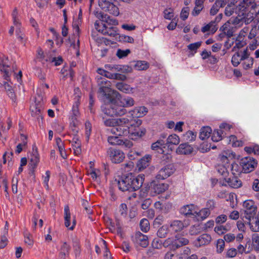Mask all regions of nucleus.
<instances>
[{
    "mask_svg": "<svg viewBox=\"0 0 259 259\" xmlns=\"http://www.w3.org/2000/svg\"><path fill=\"white\" fill-rule=\"evenodd\" d=\"M140 227L141 230L144 232H147L150 229V224L148 220L143 219L140 221Z\"/></svg>",
    "mask_w": 259,
    "mask_h": 259,
    "instance_id": "864d4df0",
    "label": "nucleus"
},
{
    "mask_svg": "<svg viewBox=\"0 0 259 259\" xmlns=\"http://www.w3.org/2000/svg\"><path fill=\"white\" fill-rule=\"evenodd\" d=\"M108 154L111 161L114 163H120L125 158V154L120 150L114 148H110L108 150Z\"/></svg>",
    "mask_w": 259,
    "mask_h": 259,
    "instance_id": "4468645a",
    "label": "nucleus"
},
{
    "mask_svg": "<svg viewBox=\"0 0 259 259\" xmlns=\"http://www.w3.org/2000/svg\"><path fill=\"white\" fill-rule=\"evenodd\" d=\"M74 104L75 105H79L81 98V92L79 88H75L74 90Z\"/></svg>",
    "mask_w": 259,
    "mask_h": 259,
    "instance_id": "6e6d98bb",
    "label": "nucleus"
},
{
    "mask_svg": "<svg viewBox=\"0 0 259 259\" xmlns=\"http://www.w3.org/2000/svg\"><path fill=\"white\" fill-rule=\"evenodd\" d=\"M237 29V28L234 25H232V24L230 23L229 21L226 23L221 28V29H222L225 34H226L228 37H232Z\"/></svg>",
    "mask_w": 259,
    "mask_h": 259,
    "instance_id": "bb28decb",
    "label": "nucleus"
},
{
    "mask_svg": "<svg viewBox=\"0 0 259 259\" xmlns=\"http://www.w3.org/2000/svg\"><path fill=\"white\" fill-rule=\"evenodd\" d=\"M243 206L244 208L245 217L249 221L250 228L253 232L259 231V219L256 217L257 206L254 201L249 199L243 202Z\"/></svg>",
    "mask_w": 259,
    "mask_h": 259,
    "instance_id": "39448f33",
    "label": "nucleus"
},
{
    "mask_svg": "<svg viewBox=\"0 0 259 259\" xmlns=\"http://www.w3.org/2000/svg\"><path fill=\"white\" fill-rule=\"evenodd\" d=\"M197 136V133L191 131L187 132L182 136V139L183 141L191 142L194 141Z\"/></svg>",
    "mask_w": 259,
    "mask_h": 259,
    "instance_id": "a19ab883",
    "label": "nucleus"
},
{
    "mask_svg": "<svg viewBox=\"0 0 259 259\" xmlns=\"http://www.w3.org/2000/svg\"><path fill=\"white\" fill-rule=\"evenodd\" d=\"M252 246L256 251L259 250V235L257 233L252 235Z\"/></svg>",
    "mask_w": 259,
    "mask_h": 259,
    "instance_id": "bf43d9fd",
    "label": "nucleus"
},
{
    "mask_svg": "<svg viewBox=\"0 0 259 259\" xmlns=\"http://www.w3.org/2000/svg\"><path fill=\"white\" fill-rule=\"evenodd\" d=\"M104 124L107 126H112L111 133L118 136H125L130 135L132 139H136L145 135V129H135V131L130 128V125H133L132 120L127 117L118 118H108L104 119Z\"/></svg>",
    "mask_w": 259,
    "mask_h": 259,
    "instance_id": "f257e3e1",
    "label": "nucleus"
},
{
    "mask_svg": "<svg viewBox=\"0 0 259 259\" xmlns=\"http://www.w3.org/2000/svg\"><path fill=\"white\" fill-rule=\"evenodd\" d=\"M98 85L99 87L98 92L103 97L107 99H110L111 96L118 97V93L115 90H112L111 87V82L105 78L97 76L96 77Z\"/></svg>",
    "mask_w": 259,
    "mask_h": 259,
    "instance_id": "6e6552de",
    "label": "nucleus"
},
{
    "mask_svg": "<svg viewBox=\"0 0 259 259\" xmlns=\"http://www.w3.org/2000/svg\"><path fill=\"white\" fill-rule=\"evenodd\" d=\"M29 159H30V164L32 168L36 167L39 161V157L37 151L36 149L34 150V148H33L32 153L30 154L29 157Z\"/></svg>",
    "mask_w": 259,
    "mask_h": 259,
    "instance_id": "f704fd0d",
    "label": "nucleus"
},
{
    "mask_svg": "<svg viewBox=\"0 0 259 259\" xmlns=\"http://www.w3.org/2000/svg\"><path fill=\"white\" fill-rule=\"evenodd\" d=\"M204 230V226L203 224H199L191 226L189 233L191 235H196Z\"/></svg>",
    "mask_w": 259,
    "mask_h": 259,
    "instance_id": "e433bc0d",
    "label": "nucleus"
},
{
    "mask_svg": "<svg viewBox=\"0 0 259 259\" xmlns=\"http://www.w3.org/2000/svg\"><path fill=\"white\" fill-rule=\"evenodd\" d=\"M164 144V142L162 140L157 141L156 142L153 143L151 145V149L153 150H157L158 152L159 151H162L161 147Z\"/></svg>",
    "mask_w": 259,
    "mask_h": 259,
    "instance_id": "13d9d810",
    "label": "nucleus"
},
{
    "mask_svg": "<svg viewBox=\"0 0 259 259\" xmlns=\"http://www.w3.org/2000/svg\"><path fill=\"white\" fill-rule=\"evenodd\" d=\"M88 174L90 176L94 181H98L101 175V171L99 169H89Z\"/></svg>",
    "mask_w": 259,
    "mask_h": 259,
    "instance_id": "49530a36",
    "label": "nucleus"
},
{
    "mask_svg": "<svg viewBox=\"0 0 259 259\" xmlns=\"http://www.w3.org/2000/svg\"><path fill=\"white\" fill-rule=\"evenodd\" d=\"M175 170V168L172 164H168L160 169L156 178L160 180L165 179L172 175Z\"/></svg>",
    "mask_w": 259,
    "mask_h": 259,
    "instance_id": "6ab92c4d",
    "label": "nucleus"
},
{
    "mask_svg": "<svg viewBox=\"0 0 259 259\" xmlns=\"http://www.w3.org/2000/svg\"><path fill=\"white\" fill-rule=\"evenodd\" d=\"M242 61V66L245 69H247L252 67L253 63V59L252 57H249V54L248 51L247 56L245 59H243Z\"/></svg>",
    "mask_w": 259,
    "mask_h": 259,
    "instance_id": "8fccbe9b",
    "label": "nucleus"
},
{
    "mask_svg": "<svg viewBox=\"0 0 259 259\" xmlns=\"http://www.w3.org/2000/svg\"><path fill=\"white\" fill-rule=\"evenodd\" d=\"M219 3H223V0H217L216 2L213 5L210 10V14L211 15H215L219 11V8L221 7V4Z\"/></svg>",
    "mask_w": 259,
    "mask_h": 259,
    "instance_id": "5fc2aeb1",
    "label": "nucleus"
},
{
    "mask_svg": "<svg viewBox=\"0 0 259 259\" xmlns=\"http://www.w3.org/2000/svg\"><path fill=\"white\" fill-rule=\"evenodd\" d=\"M133 0H99L98 6L104 12L114 16H118L120 13L119 8L113 2H121L129 3Z\"/></svg>",
    "mask_w": 259,
    "mask_h": 259,
    "instance_id": "9b49d317",
    "label": "nucleus"
},
{
    "mask_svg": "<svg viewBox=\"0 0 259 259\" xmlns=\"http://www.w3.org/2000/svg\"><path fill=\"white\" fill-rule=\"evenodd\" d=\"M102 25L100 26V22L96 21L95 23L96 29L104 35H107L111 37H115L118 35V29L115 26H108L105 24L101 23Z\"/></svg>",
    "mask_w": 259,
    "mask_h": 259,
    "instance_id": "f8f14e48",
    "label": "nucleus"
},
{
    "mask_svg": "<svg viewBox=\"0 0 259 259\" xmlns=\"http://www.w3.org/2000/svg\"><path fill=\"white\" fill-rule=\"evenodd\" d=\"M211 240V237L208 234H203L198 237L195 242V245L201 246L208 244Z\"/></svg>",
    "mask_w": 259,
    "mask_h": 259,
    "instance_id": "a878e982",
    "label": "nucleus"
},
{
    "mask_svg": "<svg viewBox=\"0 0 259 259\" xmlns=\"http://www.w3.org/2000/svg\"><path fill=\"white\" fill-rule=\"evenodd\" d=\"M134 242L142 247H146L149 244L148 238L147 236L143 234L140 232H137L133 237Z\"/></svg>",
    "mask_w": 259,
    "mask_h": 259,
    "instance_id": "412c9836",
    "label": "nucleus"
},
{
    "mask_svg": "<svg viewBox=\"0 0 259 259\" xmlns=\"http://www.w3.org/2000/svg\"><path fill=\"white\" fill-rule=\"evenodd\" d=\"M148 112V109L144 106L137 107L133 110L130 111L128 115L125 117H127L132 120L133 125H130V128L135 131V129H144V128H139V127L142 124V120L138 119L140 117L145 115ZM146 130V129L145 128Z\"/></svg>",
    "mask_w": 259,
    "mask_h": 259,
    "instance_id": "0eeeda50",
    "label": "nucleus"
},
{
    "mask_svg": "<svg viewBox=\"0 0 259 259\" xmlns=\"http://www.w3.org/2000/svg\"><path fill=\"white\" fill-rule=\"evenodd\" d=\"M224 180L232 188H237L241 186V182L237 178V176H233L232 178L228 177Z\"/></svg>",
    "mask_w": 259,
    "mask_h": 259,
    "instance_id": "2f4dec72",
    "label": "nucleus"
},
{
    "mask_svg": "<svg viewBox=\"0 0 259 259\" xmlns=\"http://www.w3.org/2000/svg\"><path fill=\"white\" fill-rule=\"evenodd\" d=\"M145 179L144 175H139L137 177L132 175L122 177L118 180V186L122 191H136L143 185Z\"/></svg>",
    "mask_w": 259,
    "mask_h": 259,
    "instance_id": "20e7f679",
    "label": "nucleus"
},
{
    "mask_svg": "<svg viewBox=\"0 0 259 259\" xmlns=\"http://www.w3.org/2000/svg\"><path fill=\"white\" fill-rule=\"evenodd\" d=\"M244 151L248 154L253 153L254 155L259 154V146L256 145H251L246 146L244 148Z\"/></svg>",
    "mask_w": 259,
    "mask_h": 259,
    "instance_id": "3c124183",
    "label": "nucleus"
},
{
    "mask_svg": "<svg viewBox=\"0 0 259 259\" xmlns=\"http://www.w3.org/2000/svg\"><path fill=\"white\" fill-rule=\"evenodd\" d=\"M229 169L231 170L232 175L235 177L239 176L242 172H243L241 165H239L236 163H233L231 166L229 165Z\"/></svg>",
    "mask_w": 259,
    "mask_h": 259,
    "instance_id": "58836bf2",
    "label": "nucleus"
},
{
    "mask_svg": "<svg viewBox=\"0 0 259 259\" xmlns=\"http://www.w3.org/2000/svg\"><path fill=\"white\" fill-rule=\"evenodd\" d=\"M169 230V226L167 225H163L157 231V236L160 238H164L168 234Z\"/></svg>",
    "mask_w": 259,
    "mask_h": 259,
    "instance_id": "09e8293b",
    "label": "nucleus"
},
{
    "mask_svg": "<svg viewBox=\"0 0 259 259\" xmlns=\"http://www.w3.org/2000/svg\"><path fill=\"white\" fill-rule=\"evenodd\" d=\"M50 178V172L49 170L46 171L45 175L42 176L43 183L47 190L49 189V181Z\"/></svg>",
    "mask_w": 259,
    "mask_h": 259,
    "instance_id": "680f3d73",
    "label": "nucleus"
},
{
    "mask_svg": "<svg viewBox=\"0 0 259 259\" xmlns=\"http://www.w3.org/2000/svg\"><path fill=\"white\" fill-rule=\"evenodd\" d=\"M79 123L80 122L78 119H71L70 126L74 127V129H73V132L75 134L78 133V128L77 126L79 125Z\"/></svg>",
    "mask_w": 259,
    "mask_h": 259,
    "instance_id": "338daca9",
    "label": "nucleus"
},
{
    "mask_svg": "<svg viewBox=\"0 0 259 259\" xmlns=\"http://www.w3.org/2000/svg\"><path fill=\"white\" fill-rule=\"evenodd\" d=\"M71 213L69 207L68 205L64 207V224L66 227L70 230H73L76 223L74 219L73 220L72 223H71Z\"/></svg>",
    "mask_w": 259,
    "mask_h": 259,
    "instance_id": "5701e85b",
    "label": "nucleus"
},
{
    "mask_svg": "<svg viewBox=\"0 0 259 259\" xmlns=\"http://www.w3.org/2000/svg\"><path fill=\"white\" fill-rule=\"evenodd\" d=\"M78 106L79 105H73L72 109V115L71 117V119H78V117L79 116Z\"/></svg>",
    "mask_w": 259,
    "mask_h": 259,
    "instance_id": "69168bd1",
    "label": "nucleus"
},
{
    "mask_svg": "<svg viewBox=\"0 0 259 259\" xmlns=\"http://www.w3.org/2000/svg\"><path fill=\"white\" fill-rule=\"evenodd\" d=\"M193 147L187 144L184 143L180 144L177 149V153L179 154H190L193 151Z\"/></svg>",
    "mask_w": 259,
    "mask_h": 259,
    "instance_id": "c85d7f7f",
    "label": "nucleus"
},
{
    "mask_svg": "<svg viewBox=\"0 0 259 259\" xmlns=\"http://www.w3.org/2000/svg\"><path fill=\"white\" fill-rule=\"evenodd\" d=\"M116 88L125 93H130L132 92L133 89L127 84L123 82H118L116 84Z\"/></svg>",
    "mask_w": 259,
    "mask_h": 259,
    "instance_id": "79ce46f5",
    "label": "nucleus"
},
{
    "mask_svg": "<svg viewBox=\"0 0 259 259\" xmlns=\"http://www.w3.org/2000/svg\"><path fill=\"white\" fill-rule=\"evenodd\" d=\"M256 163L251 157H244L241 160L240 165L244 173H248L253 170Z\"/></svg>",
    "mask_w": 259,
    "mask_h": 259,
    "instance_id": "f3484780",
    "label": "nucleus"
},
{
    "mask_svg": "<svg viewBox=\"0 0 259 259\" xmlns=\"http://www.w3.org/2000/svg\"><path fill=\"white\" fill-rule=\"evenodd\" d=\"M197 214L195 217L194 220L196 221H201L205 219L210 214V210H208V208H204L201 210H199L197 207Z\"/></svg>",
    "mask_w": 259,
    "mask_h": 259,
    "instance_id": "c756f323",
    "label": "nucleus"
},
{
    "mask_svg": "<svg viewBox=\"0 0 259 259\" xmlns=\"http://www.w3.org/2000/svg\"><path fill=\"white\" fill-rule=\"evenodd\" d=\"M70 250V245L66 242H63L60 247V254L62 256H68L69 254Z\"/></svg>",
    "mask_w": 259,
    "mask_h": 259,
    "instance_id": "a18cd8bd",
    "label": "nucleus"
},
{
    "mask_svg": "<svg viewBox=\"0 0 259 259\" xmlns=\"http://www.w3.org/2000/svg\"><path fill=\"white\" fill-rule=\"evenodd\" d=\"M92 131V125L91 123L87 121L85 123V135L87 141L89 140L90 136Z\"/></svg>",
    "mask_w": 259,
    "mask_h": 259,
    "instance_id": "e2e57ef3",
    "label": "nucleus"
},
{
    "mask_svg": "<svg viewBox=\"0 0 259 259\" xmlns=\"http://www.w3.org/2000/svg\"><path fill=\"white\" fill-rule=\"evenodd\" d=\"M113 97L111 96L110 100L108 99L110 103L106 105L103 112L110 116H120L124 115L127 112L126 110L121 104H119V102L118 100L114 101L112 100Z\"/></svg>",
    "mask_w": 259,
    "mask_h": 259,
    "instance_id": "9d476101",
    "label": "nucleus"
},
{
    "mask_svg": "<svg viewBox=\"0 0 259 259\" xmlns=\"http://www.w3.org/2000/svg\"><path fill=\"white\" fill-rule=\"evenodd\" d=\"M188 226L186 221L181 220L171 221L169 223V230L172 232H178L182 231L185 228Z\"/></svg>",
    "mask_w": 259,
    "mask_h": 259,
    "instance_id": "a211bd4d",
    "label": "nucleus"
},
{
    "mask_svg": "<svg viewBox=\"0 0 259 259\" xmlns=\"http://www.w3.org/2000/svg\"><path fill=\"white\" fill-rule=\"evenodd\" d=\"M224 136L225 135L223 134V130L220 129L214 130L211 136V140L213 142H219L222 139Z\"/></svg>",
    "mask_w": 259,
    "mask_h": 259,
    "instance_id": "37998d69",
    "label": "nucleus"
},
{
    "mask_svg": "<svg viewBox=\"0 0 259 259\" xmlns=\"http://www.w3.org/2000/svg\"><path fill=\"white\" fill-rule=\"evenodd\" d=\"M97 71L99 75L105 76L109 79H118L123 81L125 80L126 78V77L124 75L116 72L111 73L106 71H104L103 69L102 68H98Z\"/></svg>",
    "mask_w": 259,
    "mask_h": 259,
    "instance_id": "aec40b11",
    "label": "nucleus"
},
{
    "mask_svg": "<svg viewBox=\"0 0 259 259\" xmlns=\"http://www.w3.org/2000/svg\"><path fill=\"white\" fill-rule=\"evenodd\" d=\"M72 245L75 255L77 257L79 256L81 252L80 245L79 241L77 240L73 241Z\"/></svg>",
    "mask_w": 259,
    "mask_h": 259,
    "instance_id": "4d7b16f0",
    "label": "nucleus"
},
{
    "mask_svg": "<svg viewBox=\"0 0 259 259\" xmlns=\"http://www.w3.org/2000/svg\"><path fill=\"white\" fill-rule=\"evenodd\" d=\"M257 9L254 0L247 2L243 0L236 7L235 13L237 16L231 18L228 21L237 28L241 27L244 23L249 24L259 13V10L257 11Z\"/></svg>",
    "mask_w": 259,
    "mask_h": 259,
    "instance_id": "f03ea898",
    "label": "nucleus"
},
{
    "mask_svg": "<svg viewBox=\"0 0 259 259\" xmlns=\"http://www.w3.org/2000/svg\"><path fill=\"white\" fill-rule=\"evenodd\" d=\"M118 102L125 108L131 107L135 104L134 99L130 97H123L119 99Z\"/></svg>",
    "mask_w": 259,
    "mask_h": 259,
    "instance_id": "c9c22d12",
    "label": "nucleus"
},
{
    "mask_svg": "<svg viewBox=\"0 0 259 259\" xmlns=\"http://www.w3.org/2000/svg\"><path fill=\"white\" fill-rule=\"evenodd\" d=\"M180 139L179 137L176 134H171L169 135L166 139V145L168 146L174 145H177L179 144Z\"/></svg>",
    "mask_w": 259,
    "mask_h": 259,
    "instance_id": "ea45409f",
    "label": "nucleus"
},
{
    "mask_svg": "<svg viewBox=\"0 0 259 259\" xmlns=\"http://www.w3.org/2000/svg\"><path fill=\"white\" fill-rule=\"evenodd\" d=\"M151 159L150 155H146L140 159L137 164L139 169L142 170L147 167L149 165Z\"/></svg>",
    "mask_w": 259,
    "mask_h": 259,
    "instance_id": "473e14b6",
    "label": "nucleus"
},
{
    "mask_svg": "<svg viewBox=\"0 0 259 259\" xmlns=\"http://www.w3.org/2000/svg\"><path fill=\"white\" fill-rule=\"evenodd\" d=\"M105 69L104 71L109 72L111 71L112 73L117 72H121L122 73H128L131 71L132 68L127 65H122L119 64H106L104 66Z\"/></svg>",
    "mask_w": 259,
    "mask_h": 259,
    "instance_id": "2eb2a0df",
    "label": "nucleus"
},
{
    "mask_svg": "<svg viewBox=\"0 0 259 259\" xmlns=\"http://www.w3.org/2000/svg\"><path fill=\"white\" fill-rule=\"evenodd\" d=\"M0 70L3 77L7 81H4L3 85L9 97L13 102L16 103V96L12 86V83L10 81V76L13 73V70L9 65V62L7 58L5 57H0Z\"/></svg>",
    "mask_w": 259,
    "mask_h": 259,
    "instance_id": "7ed1b4c3",
    "label": "nucleus"
},
{
    "mask_svg": "<svg viewBox=\"0 0 259 259\" xmlns=\"http://www.w3.org/2000/svg\"><path fill=\"white\" fill-rule=\"evenodd\" d=\"M169 185L166 183H154L151 186V192L153 195L159 194L164 192L168 189Z\"/></svg>",
    "mask_w": 259,
    "mask_h": 259,
    "instance_id": "b1692460",
    "label": "nucleus"
},
{
    "mask_svg": "<svg viewBox=\"0 0 259 259\" xmlns=\"http://www.w3.org/2000/svg\"><path fill=\"white\" fill-rule=\"evenodd\" d=\"M229 144L233 147H240L243 145V142L241 141H238L236 136L231 135L229 137Z\"/></svg>",
    "mask_w": 259,
    "mask_h": 259,
    "instance_id": "603ef678",
    "label": "nucleus"
},
{
    "mask_svg": "<svg viewBox=\"0 0 259 259\" xmlns=\"http://www.w3.org/2000/svg\"><path fill=\"white\" fill-rule=\"evenodd\" d=\"M201 42L200 41L189 44L188 46V49L194 53H196L197 49L201 46Z\"/></svg>",
    "mask_w": 259,
    "mask_h": 259,
    "instance_id": "0e129e2a",
    "label": "nucleus"
},
{
    "mask_svg": "<svg viewBox=\"0 0 259 259\" xmlns=\"http://www.w3.org/2000/svg\"><path fill=\"white\" fill-rule=\"evenodd\" d=\"M236 3H231L228 0H223V3H219V4H221V7H223L226 5H227L225 10V14L227 16H230L233 14L234 12V6Z\"/></svg>",
    "mask_w": 259,
    "mask_h": 259,
    "instance_id": "cd10ccee",
    "label": "nucleus"
},
{
    "mask_svg": "<svg viewBox=\"0 0 259 259\" xmlns=\"http://www.w3.org/2000/svg\"><path fill=\"white\" fill-rule=\"evenodd\" d=\"M189 243V240L185 238L176 235L175 237L168 238L163 242L159 238H155L152 242L154 248L159 249L163 245L164 247L169 248L170 250H175L177 248L186 245Z\"/></svg>",
    "mask_w": 259,
    "mask_h": 259,
    "instance_id": "423d86ee",
    "label": "nucleus"
},
{
    "mask_svg": "<svg viewBox=\"0 0 259 259\" xmlns=\"http://www.w3.org/2000/svg\"><path fill=\"white\" fill-rule=\"evenodd\" d=\"M71 143L72 147L74 151V154L77 156L80 155L81 153V141L77 135H74L72 139Z\"/></svg>",
    "mask_w": 259,
    "mask_h": 259,
    "instance_id": "393cba45",
    "label": "nucleus"
},
{
    "mask_svg": "<svg viewBox=\"0 0 259 259\" xmlns=\"http://www.w3.org/2000/svg\"><path fill=\"white\" fill-rule=\"evenodd\" d=\"M217 30V28L214 22H210L209 24L205 25L201 28V31L203 33L206 32H210L211 33H214L216 30Z\"/></svg>",
    "mask_w": 259,
    "mask_h": 259,
    "instance_id": "c03bdc74",
    "label": "nucleus"
},
{
    "mask_svg": "<svg viewBox=\"0 0 259 259\" xmlns=\"http://www.w3.org/2000/svg\"><path fill=\"white\" fill-rule=\"evenodd\" d=\"M148 67L149 64L145 61H138L134 65L135 69L137 70H146Z\"/></svg>",
    "mask_w": 259,
    "mask_h": 259,
    "instance_id": "de8ad7c7",
    "label": "nucleus"
},
{
    "mask_svg": "<svg viewBox=\"0 0 259 259\" xmlns=\"http://www.w3.org/2000/svg\"><path fill=\"white\" fill-rule=\"evenodd\" d=\"M7 124V127L4 126V125L0 124V138L3 142L6 140L8 131L11 127L12 121L10 119H8Z\"/></svg>",
    "mask_w": 259,
    "mask_h": 259,
    "instance_id": "7c9ffc66",
    "label": "nucleus"
},
{
    "mask_svg": "<svg viewBox=\"0 0 259 259\" xmlns=\"http://www.w3.org/2000/svg\"><path fill=\"white\" fill-rule=\"evenodd\" d=\"M131 51L129 49L122 50L118 49L116 52V56L120 59L126 57L130 53Z\"/></svg>",
    "mask_w": 259,
    "mask_h": 259,
    "instance_id": "052dcab7",
    "label": "nucleus"
},
{
    "mask_svg": "<svg viewBox=\"0 0 259 259\" xmlns=\"http://www.w3.org/2000/svg\"><path fill=\"white\" fill-rule=\"evenodd\" d=\"M108 142L110 145L122 146L126 148H130L133 145L131 141L127 139H122L116 136L108 137Z\"/></svg>",
    "mask_w": 259,
    "mask_h": 259,
    "instance_id": "ddd939ff",
    "label": "nucleus"
},
{
    "mask_svg": "<svg viewBox=\"0 0 259 259\" xmlns=\"http://www.w3.org/2000/svg\"><path fill=\"white\" fill-rule=\"evenodd\" d=\"M229 164H219L217 167L218 173L222 176L224 180L229 176Z\"/></svg>",
    "mask_w": 259,
    "mask_h": 259,
    "instance_id": "72a5a7b5",
    "label": "nucleus"
},
{
    "mask_svg": "<svg viewBox=\"0 0 259 259\" xmlns=\"http://www.w3.org/2000/svg\"><path fill=\"white\" fill-rule=\"evenodd\" d=\"M212 132L211 128L209 126H204L200 131L199 138L202 140L208 139Z\"/></svg>",
    "mask_w": 259,
    "mask_h": 259,
    "instance_id": "4c0bfd02",
    "label": "nucleus"
},
{
    "mask_svg": "<svg viewBox=\"0 0 259 259\" xmlns=\"http://www.w3.org/2000/svg\"><path fill=\"white\" fill-rule=\"evenodd\" d=\"M247 56V49L240 50L236 52L232 58V63L235 67L237 66L243 59L246 58Z\"/></svg>",
    "mask_w": 259,
    "mask_h": 259,
    "instance_id": "4be33fe9",
    "label": "nucleus"
},
{
    "mask_svg": "<svg viewBox=\"0 0 259 259\" xmlns=\"http://www.w3.org/2000/svg\"><path fill=\"white\" fill-rule=\"evenodd\" d=\"M226 227L224 226H218L214 228V231L219 235H222L227 231Z\"/></svg>",
    "mask_w": 259,
    "mask_h": 259,
    "instance_id": "774afa93",
    "label": "nucleus"
},
{
    "mask_svg": "<svg viewBox=\"0 0 259 259\" xmlns=\"http://www.w3.org/2000/svg\"><path fill=\"white\" fill-rule=\"evenodd\" d=\"M197 206L193 204H187L183 206L180 209L181 214L188 217L195 219L197 214Z\"/></svg>",
    "mask_w": 259,
    "mask_h": 259,
    "instance_id": "dca6fc26",
    "label": "nucleus"
},
{
    "mask_svg": "<svg viewBox=\"0 0 259 259\" xmlns=\"http://www.w3.org/2000/svg\"><path fill=\"white\" fill-rule=\"evenodd\" d=\"M12 18L13 25L11 26L9 30V33L11 35H13L15 29L16 35L17 38L22 41L24 38V35L23 33V29L21 26L20 16L16 8L13 10L12 13Z\"/></svg>",
    "mask_w": 259,
    "mask_h": 259,
    "instance_id": "1a4fd4ad",
    "label": "nucleus"
}]
</instances>
